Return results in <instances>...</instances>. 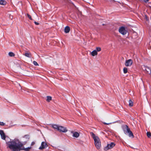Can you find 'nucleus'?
I'll list each match as a JSON object with an SVG mask.
<instances>
[{"label": "nucleus", "instance_id": "25", "mask_svg": "<svg viewBox=\"0 0 151 151\" xmlns=\"http://www.w3.org/2000/svg\"><path fill=\"white\" fill-rule=\"evenodd\" d=\"M123 72L124 73H126L127 72V69L126 68H123Z\"/></svg>", "mask_w": 151, "mask_h": 151}, {"label": "nucleus", "instance_id": "11", "mask_svg": "<svg viewBox=\"0 0 151 151\" xmlns=\"http://www.w3.org/2000/svg\"><path fill=\"white\" fill-rule=\"evenodd\" d=\"M0 134L1 136V139L4 140H5L6 138V136L3 130H0Z\"/></svg>", "mask_w": 151, "mask_h": 151}, {"label": "nucleus", "instance_id": "21", "mask_svg": "<svg viewBox=\"0 0 151 151\" xmlns=\"http://www.w3.org/2000/svg\"><path fill=\"white\" fill-rule=\"evenodd\" d=\"M47 98L46 101L48 102H49L52 100V97L50 96H47Z\"/></svg>", "mask_w": 151, "mask_h": 151}, {"label": "nucleus", "instance_id": "29", "mask_svg": "<svg viewBox=\"0 0 151 151\" xmlns=\"http://www.w3.org/2000/svg\"><path fill=\"white\" fill-rule=\"evenodd\" d=\"M5 125V123L2 122H0V125L4 126Z\"/></svg>", "mask_w": 151, "mask_h": 151}, {"label": "nucleus", "instance_id": "7", "mask_svg": "<svg viewBox=\"0 0 151 151\" xmlns=\"http://www.w3.org/2000/svg\"><path fill=\"white\" fill-rule=\"evenodd\" d=\"M123 130L124 133L127 134L128 133L130 132V128L127 125H125L123 127Z\"/></svg>", "mask_w": 151, "mask_h": 151}, {"label": "nucleus", "instance_id": "16", "mask_svg": "<svg viewBox=\"0 0 151 151\" xmlns=\"http://www.w3.org/2000/svg\"><path fill=\"white\" fill-rule=\"evenodd\" d=\"M65 32L66 33H68L70 30V28L68 26H66L65 27L64 29Z\"/></svg>", "mask_w": 151, "mask_h": 151}, {"label": "nucleus", "instance_id": "26", "mask_svg": "<svg viewBox=\"0 0 151 151\" xmlns=\"http://www.w3.org/2000/svg\"><path fill=\"white\" fill-rule=\"evenodd\" d=\"M23 138L26 139L27 140H28L29 138V136L27 135H25L23 137Z\"/></svg>", "mask_w": 151, "mask_h": 151}, {"label": "nucleus", "instance_id": "10", "mask_svg": "<svg viewBox=\"0 0 151 151\" xmlns=\"http://www.w3.org/2000/svg\"><path fill=\"white\" fill-rule=\"evenodd\" d=\"M47 146V144L45 142H42L40 147L39 148L40 150H42L45 148Z\"/></svg>", "mask_w": 151, "mask_h": 151}, {"label": "nucleus", "instance_id": "1", "mask_svg": "<svg viewBox=\"0 0 151 151\" xmlns=\"http://www.w3.org/2000/svg\"><path fill=\"white\" fill-rule=\"evenodd\" d=\"M7 148H9L12 151H20L21 150H29L30 147L24 148L23 144L18 139L12 140L6 142Z\"/></svg>", "mask_w": 151, "mask_h": 151}, {"label": "nucleus", "instance_id": "32", "mask_svg": "<svg viewBox=\"0 0 151 151\" xmlns=\"http://www.w3.org/2000/svg\"><path fill=\"white\" fill-rule=\"evenodd\" d=\"M35 143L34 142H32V144L33 145Z\"/></svg>", "mask_w": 151, "mask_h": 151}, {"label": "nucleus", "instance_id": "23", "mask_svg": "<svg viewBox=\"0 0 151 151\" xmlns=\"http://www.w3.org/2000/svg\"><path fill=\"white\" fill-rule=\"evenodd\" d=\"M147 135L148 137L151 138V133L150 132H147Z\"/></svg>", "mask_w": 151, "mask_h": 151}, {"label": "nucleus", "instance_id": "31", "mask_svg": "<svg viewBox=\"0 0 151 151\" xmlns=\"http://www.w3.org/2000/svg\"><path fill=\"white\" fill-rule=\"evenodd\" d=\"M34 23L35 24H36L37 25H38L39 24L38 22H35Z\"/></svg>", "mask_w": 151, "mask_h": 151}, {"label": "nucleus", "instance_id": "28", "mask_svg": "<svg viewBox=\"0 0 151 151\" xmlns=\"http://www.w3.org/2000/svg\"><path fill=\"white\" fill-rule=\"evenodd\" d=\"M33 63L35 65H39L38 64V63H37L36 61H34Z\"/></svg>", "mask_w": 151, "mask_h": 151}, {"label": "nucleus", "instance_id": "15", "mask_svg": "<svg viewBox=\"0 0 151 151\" xmlns=\"http://www.w3.org/2000/svg\"><path fill=\"white\" fill-rule=\"evenodd\" d=\"M91 55L93 56H94L95 55H97L98 53L97 52V51L96 50H94L93 51H92L91 53Z\"/></svg>", "mask_w": 151, "mask_h": 151}, {"label": "nucleus", "instance_id": "22", "mask_svg": "<svg viewBox=\"0 0 151 151\" xmlns=\"http://www.w3.org/2000/svg\"><path fill=\"white\" fill-rule=\"evenodd\" d=\"M9 55L10 57H13L15 55V54L14 53L10 52L9 53Z\"/></svg>", "mask_w": 151, "mask_h": 151}, {"label": "nucleus", "instance_id": "30", "mask_svg": "<svg viewBox=\"0 0 151 151\" xmlns=\"http://www.w3.org/2000/svg\"><path fill=\"white\" fill-rule=\"evenodd\" d=\"M103 123L104 124H106V125H109L110 124H111L112 123L111 122L109 123H106L105 122H104Z\"/></svg>", "mask_w": 151, "mask_h": 151}, {"label": "nucleus", "instance_id": "3", "mask_svg": "<svg viewBox=\"0 0 151 151\" xmlns=\"http://www.w3.org/2000/svg\"><path fill=\"white\" fill-rule=\"evenodd\" d=\"M115 144L114 142H111L110 144H107V146L104 148V150L107 151L109 149L113 148L115 146Z\"/></svg>", "mask_w": 151, "mask_h": 151}, {"label": "nucleus", "instance_id": "13", "mask_svg": "<svg viewBox=\"0 0 151 151\" xmlns=\"http://www.w3.org/2000/svg\"><path fill=\"white\" fill-rule=\"evenodd\" d=\"M144 68H145V70L148 74H150V73H151V69L147 66H145Z\"/></svg>", "mask_w": 151, "mask_h": 151}, {"label": "nucleus", "instance_id": "19", "mask_svg": "<svg viewBox=\"0 0 151 151\" xmlns=\"http://www.w3.org/2000/svg\"><path fill=\"white\" fill-rule=\"evenodd\" d=\"M24 55L26 56L28 58H30L31 57V54L30 53L26 52Z\"/></svg>", "mask_w": 151, "mask_h": 151}, {"label": "nucleus", "instance_id": "18", "mask_svg": "<svg viewBox=\"0 0 151 151\" xmlns=\"http://www.w3.org/2000/svg\"><path fill=\"white\" fill-rule=\"evenodd\" d=\"M127 134L128 135V136L129 137L132 138H133L134 137L133 134L131 130L130 132L128 133Z\"/></svg>", "mask_w": 151, "mask_h": 151}, {"label": "nucleus", "instance_id": "6", "mask_svg": "<svg viewBox=\"0 0 151 151\" xmlns=\"http://www.w3.org/2000/svg\"><path fill=\"white\" fill-rule=\"evenodd\" d=\"M123 130L124 133L127 134L128 133L130 132V128L127 125H125L123 127Z\"/></svg>", "mask_w": 151, "mask_h": 151}, {"label": "nucleus", "instance_id": "2", "mask_svg": "<svg viewBox=\"0 0 151 151\" xmlns=\"http://www.w3.org/2000/svg\"><path fill=\"white\" fill-rule=\"evenodd\" d=\"M90 134L93 139L94 144L96 147L97 149H99L101 147V142L99 137L96 136L93 133L91 132Z\"/></svg>", "mask_w": 151, "mask_h": 151}, {"label": "nucleus", "instance_id": "14", "mask_svg": "<svg viewBox=\"0 0 151 151\" xmlns=\"http://www.w3.org/2000/svg\"><path fill=\"white\" fill-rule=\"evenodd\" d=\"M51 126L52 127L55 129H57V130H58V128H59V126L57 124H52L51 125Z\"/></svg>", "mask_w": 151, "mask_h": 151}, {"label": "nucleus", "instance_id": "24", "mask_svg": "<svg viewBox=\"0 0 151 151\" xmlns=\"http://www.w3.org/2000/svg\"><path fill=\"white\" fill-rule=\"evenodd\" d=\"M97 51V52H100L101 50V47H97L96 48V50Z\"/></svg>", "mask_w": 151, "mask_h": 151}, {"label": "nucleus", "instance_id": "9", "mask_svg": "<svg viewBox=\"0 0 151 151\" xmlns=\"http://www.w3.org/2000/svg\"><path fill=\"white\" fill-rule=\"evenodd\" d=\"M59 128L58 131L60 132H65L68 131V130L65 127L62 126H59Z\"/></svg>", "mask_w": 151, "mask_h": 151}, {"label": "nucleus", "instance_id": "5", "mask_svg": "<svg viewBox=\"0 0 151 151\" xmlns=\"http://www.w3.org/2000/svg\"><path fill=\"white\" fill-rule=\"evenodd\" d=\"M123 130L124 133L127 134L128 133L130 132V128L127 125H125L123 127Z\"/></svg>", "mask_w": 151, "mask_h": 151}, {"label": "nucleus", "instance_id": "17", "mask_svg": "<svg viewBox=\"0 0 151 151\" xmlns=\"http://www.w3.org/2000/svg\"><path fill=\"white\" fill-rule=\"evenodd\" d=\"M6 2L4 0H0V4L1 5H4L6 4Z\"/></svg>", "mask_w": 151, "mask_h": 151}, {"label": "nucleus", "instance_id": "34", "mask_svg": "<svg viewBox=\"0 0 151 151\" xmlns=\"http://www.w3.org/2000/svg\"><path fill=\"white\" fill-rule=\"evenodd\" d=\"M150 74H151V73H150Z\"/></svg>", "mask_w": 151, "mask_h": 151}, {"label": "nucleus", "instance_id": "12", "mask_svg": "<svg viewBox=\"0 0 151 151\" xmlns=\"http://www.w3.org/2000/svg\"><path fill=\"white\" fill-rule=\"evenodd\" d=\"M71 133L73 134V136L74 137L78 138L79 136V134L76 132L72 131Z\"/></svg>", "mask_w": 151, "mask_h": 151}, {"label": "nucleus", "instance_id": "4", "mask_svg": "<svg viewBox=\"0 0 151 151\" xmlns=\"http://www.w3.org/2000/svg\"><path fill=\"white\" fill-rule=\"evenodd\" d=\"M119 32L123 35H125L126 34L127 31L125 28L123 27H120L119 29Z\"/></svg>", "mask_w": 151, "mask_h": 151}, {"label": "nucleus", "instance_id": "27", "mask_svg": "<svg viewBox=\"0 0 151 151\" xmlns=\"http://www.w3.org/2000/svg\"><path fill=\"white\" fill-rule=\"evenodd\" d=\"M27 15L29 19H30L31 20H32V19L30 15L27 14Z\"/></svg>", "mask_w": 151, "mask_h": 151}, {"label": "nucleus", "instance_id": "33", "mask_svg": "<svg viewBox=\"0 0 151 151\" xmlns=\"http://www.w3.org/2000/svg\"><path fill=\"white\" fill-rule=\"evenodd\" d=\"M148 1V0H147V1Z\"/></svg>", "mask_w": 151, "mask_h": 151}, {"label": "nucleus", "instance_id": "20", "mask_svg": "<svg viewBox=\"0 0 151 151\" xmlns=\"http://www.w3.org/2000/svg\"><path fill=\"white\" fill-rule=\"evenodd\" d=\"M129 106H132L133 105V102L131 100H129Z\"/></svg>", "mask_w": 151, "mask_h": 151}, {"label": "nucleus", "instance_id": "8", "mask_svg": "<svg viewBox=\"0 0 151 151\" xmlns=\"http://www.w3.org/2000/svg\"><path fill=\"white\" fill-rule=\"evenodd\" d=\"M133 61L131 59L126 60L125 65L126 66H130L132 64Z\"/></svg>", "mask_w": 151, "mask_h": 151}]
</instances>
